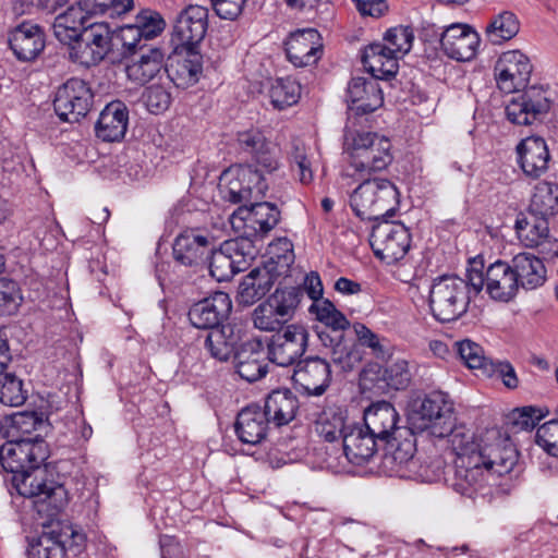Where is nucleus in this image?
<instances>
[{
  "instance_id": "nucleus-1",
  "label": "nucleus",
  "mask_w": 558,
  "mask_h": 558,
  "mask_svg": "<svg viewBox=\"0 0 558 558\" xmlns=\"http://www.w3.org/2000/svg\"><path fill=\"white\" fill-rule=\"evenodd\" d=\"M49 449L41 460L31 457L0 458V470L11 473V485L17 494L33 499V508L40 518L54 519L68 505L69 494L63 484L53 480L46 460Z\"/></svg>"
},
{
  "instance_id": "nucleus-2",
  "label": "nucleus",
  "mask_w": 558,
  "mask_h": 558,
  "mask_svg": "<svg viewBox=\"0 0 558 558\" xmlns=\"http://www.w3.org/2000/svg\"><path fill=\"white\" fill-rule=\"evenodd\" d=\"M50 424L43 412L22 411L5 415L0 421V435L7 442L0 447V458L31 457L33 460H41L49 449L40 434L29 437L34 432L47 433Z\"/></svg>"
},
{
  "instance_id": "nucleus-3",
  "label": "nucleus",
  "mask_w": 558,
  "mask_h": 558,
  "mask_svg": "<svg viewBox=\"0 0 558 558\" xmlns=\"http://www.w3.org/2000/svg\"><path fill=\"white\" fill-rule=\"evenodd\" d=\"M391 142L375 132L345 130L343 149L355 171L371 174L385 170L393 160Z\"/></svg>"
},
{
  "instance_id": "nucleus-4",
  "label": "nucleus",
  "mask_w": 558,
  "mask_h": 558,
  "mask_svg": "<svg viewBox=\"0 0 558 558\" xmlns=\"http://www.w3.org/2000/svg\"><path fill=\"white\" fill-rule=\"evenodd\" d=\"M400 193L388 179H365L350 195V207L362 220H379L395 215Z\"/></svg>"
},
{
  "instance_id": "nucleus-5",
  "label": "nucleus",
  "mask_w": 558,
  "mask_h": 558,
  "mask_svg": "<svg viewBox=\"0 0 558 558\" xmlns=\"http://www.w3.org/2000/svg\"><path fill=\"white\" fill-rule=\"evenodd\" d=\"M456 421L453 404L441 391H432L423 399L412 402L408 413L411 432L423 433L444 438L452 430Z\"/></svg>"
},
{
  "instance_id": "nucleus-6",
  "label": "nucleus",
  "mask_w": 558,
  "mask_h": 558,
  "mask_svg": "<svg viewBox=\"0 0 558 558\" xmlns=\"http://www.w3.org/2000/svg\"><path fill=\"white\" fill-rule=\"evenodd\" d=\"M471 300L468 284L457 275L439 276L430 284L428 305L437 322L450 323L459 319L468 312Z\"/></svg>"
},
{
  "instance_id": "nucleus-7",
  "label": "nucleus",
  "mask_w": 558,
  "mask_h": 558,
  "mask_svg": "<svg viewBox=\"0 0 558 558\" xmlns=\"http://www.w3.org/2000/svg\"><path fill=\"white\" fill-rule=\"evenodd\" d=\"M68 47L71 61L85 68L98 65L106 57L112 59V29L108 23H93Z\"/></svg>"
},
{
  "instance_id": "nucleus-8",
  "label": "nucleus",
  "mask_w": 558,
  "mask_h": 558,
  "mask_svg": "<svg viewBox=\"0 0 558 558\" xmlns=\"http://www.w3.org/2000/svg\"><path fill=\"white\" fill-rule=\"evenodd\" d=\"M94 104V93L87 82L71 77L58 87L53 109L61 121L78 122L86 117Z\"/></svg>"
},
{
  "instance_id": "nucleus-9",
  "label": "nucleus",
  "mask_w": 558,
  "mask_h": 558,
  "mask_svg": "<svg viewBox=\"0 0 558 558\" xmlns=\"http://www.w3.org/2000/svg\"><path fill=\"white\" fill-rule=\"evenodd\" d=\"M410 244L411 233L402 223H392L385 219L372 228L369 234L372 251L387 265L401 260L408 253Z\"/></svg>"
},
{
  "instance_id": "nucleus-10",
  "label": "nucleus",
  "mask_w": 558,
  "mask_h": 558,
  "mask_svg": "<svg viewBox=\"0 0 558 558\" xmlns=\"http://www.w3.org/2000/svg\"><path fill=\"white\" fill-rule=\"evenodd\" d=\"M219 189L225 201L240 204L248 202L254 192L263 195L267 184L259 169L244 165L225 170L220 175Z\"/></svg>"
},
{
  "instance_id": "nucleus-11",
  "label": "nucleus",
  "mask_w": 558,
  "mask_h": 558,
  "mask_svg": "<svg viewBox=\"0 0 558 558\" xmlns=\"http://www.w3.org/2000/svg\"><path fill=\"white\" fill-rule=\"evenodd\" d=\"M308 345V331L302 325L290 324L275 332L267 343L271 363L282 367H294Z\"/></svg>"
},
{
  "instance_id": "nucleus-12",
  "label": "nucleus",
  "mask_w": 558,
  "mask_h": 558,
  "mask_svg": "<svg viewBox=\"0 0 558 558\" xmlns=\"http://www.w3.org/2000/svg\"><path fill=\"white\" fill-rule=\"evenodd\" d=\"M215 239L206 230L186 228L172 244L173 258L180 265L203 269L213 253Z\"/></svg>"
},
{
  "instance_id": "nucleus-13",
  "label": "nucleus",
  "mask_w": 558,
  "mask_h": 558,
  "mask_svg": "<svg viewBox=\"0 0 558 558\" xmlns=\"http://www.w3.org/2000/svg\"><path fill=\"white\" fill-rule=\"evenodd\" d=\"M521 89L522 94L512 98L506 106V116L513 124L530 125L548 113L551 102L543 86L526 85Z\"/></svg>"
},
{
  "instance_id": "nucleus-14",
  "label": "nucleus",
  "mask_w": 558,
  "mask_h": 558,
  "mask_svg": "<svg viewBox=\"0 0 558 558\" xmlns=\"http://www.w3.org/2000/svg\"><path fill=\"white\" fill-rule=\"evenodd\" d=\"M533 66L527 56L519 50H509L498 58L495 64V78L499 89L510 94L524 88Z\"/></svg>"
},
{
  "instance_id": "nucleus-15",
  "label": "nucleus",
  "mask_w": 558,
  "mask_h": 558,
  "mask_svg": "<svg viewBox=\"0 0 558 558\" xmlns=\"http://www.w3.org/2000/svg\"><path fill=\"white\" fill-rule=\"evenodd\" d=\"M364 426L383 444L391 442V438L411 435L410 426H400V416L388 401H378L364 412Z\"/></svg>"
},
{
  "instance_id": "nucleus-16",
  "label": "nucleus",
  "mask_w": 558,
  "mask_h": 558,
  "mask_svg": "<svg viewBox=\"0 0 558 558\" xmlns=\"http://www.w3.org/2000/svg\"><path fill=\"white\" fill-rule=\"evenodd\" d=\"M415 434L416 432H411L410 436L391 438V442L383 444L385 448L390 447V451L385 453L384 464L400 476H407L408 471L422 481H432L433 477L428 474L427 468L418 465V459L414 457L416 451Z\"/></svg>"
},
{
  "instance_id": "nucleus-17",
  "label": "nucleus",
  "mask_w": 558,
  "mask_h": 558,
  "mask_svg": "<svg viewBox=\"0 0 558 558\" xmlns=\"http://www.w3.org/2000/svg\"><path fill=\"white\" fill-rule=\"evenodd\" d=\"M291 379L298 391L307 396H322L331 381L330 365L318 356L306 357L292 368Z\"/></svg>"
},
{
  "instance_id": "nucleus-18",
  "label": "nucleus",
  "mask_w": 558,
  "mask_h": 558,
  "mask_svg": "<svg viewBox=\"0 0 558 558\" xmlns=\"http://www.w3.org/2000/svg\"><path fill=\"white\" fill-rule=\"evenodd\" d=\"M232 311V302L228 293L216 291L195 302L189 310L191 324L198 329L219 328L228 319Z\"/></svg>"
},
{
  "instance_id": "nucleus-19",
  "label": "nucleus",
  "mask_w": 558,
  "mask_h": 558,
  "mask_svg": "<svg viewBox=\"0 0 558 558\" xmlns=\"http://www.w3.org/2000/svg\"><path fill=\"white\" fill-rule=\"evenodd\" d=\"M208 28V9L206 7L190 4L183 9L173 27V37L178 40L179 48L198 50V45L204 39Z\"/></svg>"
},
{
  "instance_id": "nucleus-20",
  "label": "nucleus",
  "mask_w": 558,
  "mask_h": 558,
  "mask_svg": "<svg viewBox=\"0 0 558 558\" xmlns=\"http://www.w3.org/2000/svg\"><path fill=\"white\" fill-rule=\"evenodd\" d=\"M496 460L486 458L484 454H471L458 457L454 460V476L452 487L463 496L471 497L476 486L484 478V469L490 470Z\"/></svg>"
},
{
  "instance_id": "nucleus-21",
  "label": "nucleus",
  "mask_w": 558,
  "mask_h": 558,
  "mask_svg": "<svg viewBox=\"0 0 558 558\" xmlns=\"http://www.w3.org/2000/svg\"><path fill=\"white\" fill-rule=\"evenodd\" d=\"M288 60L295 66L317 63L323 52L322 36L315 28H303L291 33L284 43Z\"/></svg>"
},
{
  "instance_id": "nucleus-22",
  "label": "nucleus",
  "mask_w": 558,
  "mask_h": 558,
  "mask_svg": "<svg viewBox=\"0 0 558 558\" xmlns=\"http://www.w3.org/2000/svg\"><path fill=\"white\" fill-rule=\"evenodd\" d=\"M173 57L167 59L166 73L178 88L195 85L203 72V57L196 49L180 48Z\"/></svg>"
},
{
  "instance_id": "nucleus-23",
  "label": "nucleus",
  "mask_w": 558,
  "mask_h": 558,
  "mask_svg": "<svg viewBox=\"0 0 558 558\" xmlns=\"http://www.w3.org/2000/svg\"><path fill=\"white\" fill-rule=\"evenodd\" d=\"M439 41L447 57L457 61H469L476 54L480 36L466 24H452L442 32Z\"/></svg>"
},
{
  "instance_id": "nucleus-24",
  "label": "nucleus",
  "mask_w": 558,
  "mask_h": 558,
  "mask_svg": "<svg viewBox=\"0 0 558 558\" xmlns=\"http://www.w3.org/2000/svg\"><path fill=\"white\" fill-rule=\"evenodd\" d=\"M233 217L243 222L245 229H250L248 235L264 236L268 234L280 221V210L276 204L258 202L250 207L240 206Z\"/></svg>"
},
{
  "instance_id": "nucleus-25",
  "label": "nucleus",
  "mask_w": 558,
  "mask_h": 558,
  "mask_svg": "<svg viewBox=\"0 0 558 558\" xmlns=\"http://www.w3.org/2000/svg\"><path fill=\"white\" fill-rule=\"evenodd\" d=\"M349 110L357 116L368 114L384 104L383 90L376 80L353 77L348 85Z\"/></svg>"
},
{
  "instance_id": "nucleus-26",
  "label": "nucleus",
  "mask_w": 558,
  "mask_h": 558,
  "mask_svg": "<svg viewBox=\"0 0 558 558\" xmlns=\"http://www.w3.org/2000/svg\"><path fill=\"white\" fill-rule=\"evenodd\" d=\"M270 420L264 408L256 403L242 409L234 423L239 440L247 445H258L267 437Z\"/></svg>"
},
{
  "instance_id": "nucleus-27",
  "label": "nucleus",
  "mask_w": 558,
  "mask_h": 558,
  "mask_svg": "<svg viewBox=\"0 0 558 558\" xmlns=\"http://www.w3.org/2000/svg\"><path fill=\"white\" fill-rule=\"evenodd\" d=\"M9 46L20 61H33L45 48V33L38 24L23 22L10 32Z\"/></svg>"
},
{
  "instance_id": "nucleus-28",
  "label": "nucleus",
  "mask_w": 558,
  "mask_h": 558,
  "mask_svg": "<svg viewBox=\"0 0 558 558\" xmlns=\"http://www.w3.org/2000/svg\"><path fill=\"white\" fill-rule=\"evenodd\" d=\"M342 445L348 461L355 465H363L375 456L383 442L365 426L352 425L343 435Z\"/></svg>"
},
{
  "instance_id": "nucleus-29",
  "label": "nucleus",
  "mask_w": 558,
  "mask_h": 558,
  "mask_svg": "<svg viewBox=\"0 0 558 558\" xmlns=\"http://www.w3.org/2000/svg\"><path fill=\"white\" fill-rule=\"evenodd\" d=\"M167 49L160 46L148 45L142 49L138 59L126 64L128 77L136 84L144 85L156 77L161 70L166 71Z\"/></svg>"
},
{
  "instance_id": "nucleus-30",
  "label": "nucleus",
  "mask_w": 558,
  "mask_h": 558,
  "mask_svg": "<svg viewBox=\"0 0 558 558\" xmlns=\"http://www.w3.org/2000/svg\"><path fill=\"white\" fill-rule=\"evenodd\" d=\"M129 110L124 102H109L100 112L95 124V134L102 142H120L128 130Z\"/></svg>"
},
{
  "instance_id": "nucleus-31",
  "label": "nucleus",
  "mask_w": 558,
  "mask_h": 558,
  "mask_svg": "<svg viewBox=\"0 0 558 558\" xmlns=\"http://www.w3.org/2000/svg\"><path fill=\"white\" fill-rule=\"evenodd\" d=\"M519 289L508 262L498 259L486 268V292L490 299L508 303L514 299Z\"/></svg>"
},
{
  "instance_id": "nucleus-32",
  "label": "nucleus",
  "mask_w": 558,
  "mask_h": 558,
  "mask_svg": "<svg viewBox=\"0 0 558 558\" xmlns=\"http://www.w3.org/2000/svg\"><path fill=\"white\" fill-rule=\"evenodd\" d=\"M234 367L239 376L254 383L265 377L268 364L263 359V343L259 340H250L242 343L234 353Z\"/></svg>"
},
{
  "instance_id": "nucleus-33",
  "label": "nucleus",
  "mask_w": 558,
  "mask_h": 558,
  "mask_svg": "<svg viewBox=\"0 0 558 558\" xmlns=\"http://www.w3.org/2000/svg\"><path fill=\"white\" fill-rule=\"evenodd\" d=\"M280 277L265 265L252 269L239 286V303L244 306L253 305L270 291Z\"/></svg>"
},
{
  "instance_id": "nucleus-34",
  "label": "nucleus",
  "mask_w": 558,
  "mask_h": 558,
  "mask_svg": "<svg viewBox=\"0 0 558 558\" xmlns=\"http://www.w3.org/2000/svg\"><path fill=\"white\" fill-rule=\"evenodd\" d=\"M517 153L525 175L537 179L548 169L550 156L544 138L526 137L517 146Z\"/></svg>"
},
{
  "instance_id": "nucleus-35",
  "label": "nucleus",
  "mask_w": 558,
  "mask_h": 558,
  "mask_svg": "<svg viewBox=\"0 0 558 558\" xmlns=\"http://www.w3.org/2000/svg\"><path fill=\"white\" fill-rule=\"evenodd\" d=\"M361 379L371 383L383 380L389 388L404 390L412 381V372L408 361L398 360L386 367H381L378 364H369L361 372Z\"/></svg>"
},
{
  "instance_id": "nucleus-36",
  "label": "nucleus",
  "mask_w": 558,
  "mask_h": 558,
  "mask_svg": "<svg viewBox=\"0 0 558 558\" xmlns=\"http://www.w3.org/2000/svg\"><path fill=\"white\" fill-rule=\"evenodd\" d=\"M517 277L519 288L534 290L546 281V267L542 258L531 253H520L509 263Z\"/></svg>"
},
{
  "instance_id": "nucleus-37",
  "label": "nucleus",
  "mask_w": 558,
  "mask_h": 558,
  "mask_svg": "<svg viewBox=\"0 0 558 558\" xmlns=\"http://www.w3.org/2000/svg\"><path fill=\"white\" fill-rule=\"evenodd\" d=\"M383 44H371L362 54L365 70L372 74V80H390L398 72V57L389 53Z\"/></svg>"
},
{
  "instance_id": "nucleus-38",
  "label": "nucleus",
  "mask_w": 558,
  "mask_h": 558,
  "mask_svg": "<svg viewBox=\"0 0 558 558\" xmlns=\"http://www.w3.org/2000/svg\"><path fill=\"white\" fill-rule=\"evenodd\" d=\"M514 229L518 239L525 247H537L550 241L549 219L520 213L517 217Z\"/></svg>"
},
{
  "instance_id": "nucleus-39",
  "label": "nucleus",
  "mask_w": 558,
  "mask_h": 558,
  "mask_svg": "<svg viewBox=\"0 0 558 558\" xmlns=\"http://www.w3.org/2000/svg\"><path fill=\"white\" fill-rule=\"evenodd\" d=\"M299 401L289 389L272 390L265 399L264 410L276 426L289 424L296 415Z\"/></svg>"
},
{
  "instance_id": "nucleus-40",
  "label": "nucleus",
  "mask_w": 558,
  "mask_h": 558,
  "mask_svg": "<svg viewBox=\"0 0 558 558\" xmlns=\"http://www.w3.org/2000/svg\"><path fill=\"white\" fill-rule=\"evenodd\" d=\"M87 12L81 7L71 5L54 17L52 29L56 38L69 46L86 26Z\"/></svg>"
},
{
  "instance_id": "nucleus-41",
  "label": "nucleus",
  "mask_w": 558,
  "mask_h": 558,
  "mask_svg": "<svg viewBox=\"0 0 558 558\" xmlns=\"http://www.w3.org/2000/svg\"><path fill=\"white\" fill-rule=\"evenodd\" d=\"M134 24H128L112 31V62L133 58L147 47Z\"/></svg>"
},
{
  "instance_id": "nucleus-42",
  "label": "nucleus",
  "mask_w": 558,
  "mask_h": 558,
  "mask_svg": "<svg viewBox=\"0 0 558 558\" xmlns=\"http://www.w3.org/2000/svg\"><path fill=\"white\" fill-rule=\"evenodd\" d=\"M527 211L547 219L554 218L558 214V184L538 182L534 187Z\"/></svg>"
},
{
  "instance_id": "nucleus-43",
  "label": "nucleus",
  "mask_w": 558,
  "mask_h": 558,
  "mask_svg": "<svg viewBox=\"0 0 558 558\" xmlns=\"http://www.w3.org/2000/svg\"><path fill=\"white\" fill-rule=\"evenodd\" d=\"M347 416L339 408L323 410L315 420V432L328 442H333L349 432Z\"/></svg>"
},
{
  "instance_id": "nucleus-44",
  "label": "nucleus",
  "mask_w": 558,
  "mask_h": 558,
  "mask_svg": "<svg viewBox=\"0 0 558 558\" xmlns=\"http://www.w3.org/2000/svg\"><path fill=\"white\" fill-rule=\"evenodd\" d=\"M267 254L269 257L263 265L281 277H288L295 259L293 243L286 236L278 238L268 245Z\"/></svg>"
},
{
  "instance_id": "nucleus-45",
  "label": "nucleus",
  "mask_w": 558,
  "mask_h": 558,
  "mask_svg": "<svg viewBox=\"0 0 558 558\" xmlns=\"http://www.w3.org/2000/svg\"><path fill=\"white\" fill-rule=\"evenodd\" d=\"M204 345L211 357L220 362L228 361L236 352L232 327L221 326L211 329L206 336Z\"/></svg>"
},
{
  "instance_id": "nucleus-46",
  "label": "nucleus",
  "mask_w": 558,
  "mask_h": 558,
  "mask_svg": "<svg viewBox=\"0 0 558 558\" xmlns=\"http://www.w3.org/2000/svg\"><path fill=\"white\" fill-rule=\"evenodd\" d=\"M302 299V287H281L280 284L267 298L275 307L277 315L287 322L293 317Z\"/></svg>"
},
{
  "instance_id": "nucleus-47",
  "label": "nucleus",
  "mask_w": 558,
  "mask_h": 558,
  "mask_svg": "<svg viewBox=\"0 0 558 558\" xmlns=\"http://www.w3.org/2000/svg\"><path fill=\"white\" fill-rule=\"evenodd\" d=\"M269 97L274 108L283 110L298 104L301 97V85L291 77L277 78L271 83Z\"/></svg>"
},
{
  "instance_id": "nucleus-48",
  "label": "nucleus",
  "mask_w": 558,
  "mask_h": 558,
  "mask_svg": "<svg viewBox=\"0 0 558 558\" xmlns=\"http://www.w3.org/2000/svg\"><path fill=\"white\" fill-rule=\"evenodd\" d=\"M27 399L23 380L14 373L0 371V403L7 407H20Z\"/></svg>"
},
{
  "instance_id": "nucleus-49",
  "label": "nucleus",
  "mask_w": 558,
  "mask_h": 558,
  "mask_svg": "<svg viewBox=\"0 0 558 558\" xmlns=\"http://www.w3.org/2000/svg\"><path fill=\"white\" fill-rule=\"evenodd\" d=\"M454 345L458 355L469 368L477 369L483 375H485L486 372H493L492 367L494 361L485 356L484 350L478 343L470 339H463L456 342Z\"/></svg>"
},
{
  "instance_id": "nucleus-50",
  "label": "nucleus",
  "mask_w": 558,
  "mask_h": 558,
  "mask_svg": "<svg viewBox=\"0 0 558 558\" xmlns=\"http://www.w3.org/2000/svg\"><path fill=\"white\" fill-rule=\"evenodd\" d=\"M520 29V23L512 12L505 11L497 15L486 27L493 44H501L513 38Z\"/></svg>"
},
{
  "instance_id": "nucleus-51",
  "label": "nucleus",
  "mask_w": 558,
  "mask_h": 558,
  "mask_svg": "<svg viewBox=\"0 0 558 558\" xmlns=\"http://www.w3.org/2000/svg\"><path fill=\"white\" fill-rule=\"evenodd\" d=\"M225 251L228 253L234 275L250 267L254 253V246L250 240L233 239L225 241Z\"/></svg>"
},
{
  "instance_id": "nucleus-52",
  "label": "nucleus",
  "mask_w": 558,
  "mask_h": 558,
  "mask_svg": "<svg viewBox=\"0 0 558 558\" xmlns=\"http://www.w3.org/2000/svg\"><path fill=\"white\" fill-rule=\"evenodd\" d=\"M331 361L342 372L353 371L362 361V353L354 339L338 344L331 350Z\"/></svg>"
},
{
  "instance_id": "nucleus-53",
  "label": "nucleus",
  "mask_w": 558,
  "mask_h": 558,
  "mask_svg": "<svg viewBox=\"0 0 558 558\" xmlns=\"http://www.w3.org/2000/svg\"><path fill=\"white\" fill-rule=\"evenodd\" d=\"M254 327L264 331H276L287 325V320L278 316L272 304L266 299L252 313Z\"/></svg>"
},
{
  "instance_id": "nucleus-54",
  "label": "nucleus",
  "mask_w": 558,
  "mask_h": 558,
  "mask_svg": "<svg viewBox=\"0 0 558 558\" xmlns=\"http://www.w3.org/2000/svg\"><path fill=\"white\" fill-rule=\"evenodd\" d=\"M289 158L292 170L298 173L300 182L302 184L311 183L313 180L312 163L307 157L305 144L301 140H292Z\"/></svg>"
},
{
  "instance_id": "nucleus-55",
  "label": "nucleus",
  "mask_w": 558,
  "mask_h": 558,
  "mask_svg": "<svg viewBox=\"0 0 558 558\" xmlns=\"http://www.w3.org/2000/svg\"><path fill=\"white\" fill-rule=\"evenodd\" d=\"M384 40L388 44L386 48L389 49V53L405 54L408 53L413 45L414 32L411 26L398 25L389 28L384 36Z\"/></svg>"
},
{
  "instance_id": "nucleus-56",
  "label": "nucleus",
  "mask_w": 558,
  "mask_h": 558,
  "mask_svg": "<svg viewBox=\"0 0 558 558\" xmlns=\"http://www.w3.org/2000/svg\"><path fill=\"white\" fill-rule=\"evenodd\" d=\"M209 270V274L218 282L229 281L234 276V270L231 266L228 253L225 251V242L219 248L214 245L210 258H208L207 265L204 266Z\"/></svg>"
},
{
  "instance_id": "nucleus-57",
  "label": "nucleus",
  "mask_w": 558,
  "mask_h": 558,
  "mask_svg": "<svg viewBox=\"0 0 558 558\" xmlns=\"http://www.w3.org/2000/svg\"><path fill=\"white\" fill-rule=\"evenodd\" d=\"M28 558H66L64 545L57 538L44 535L27 549Z\"/></svg>"
},
{
  "instance_id": "nucleus-58",
  "label": "nucleus",
  "mask_w": 558,
  "mask_h": 558,
  "mask_svg": "<svg viewBox=\"0 0 558 558\" xmlns=\"http://www.w3.org/2000/svg\"><path fill=\"white\" fill-rule=\"evenodd\" d=\"M69 0H13L11 9L14 15L33 14L44 12L53 14L60 8L68 4Z\"/></svg>"
},
{
  "instance_id": "nucleus-59",
  "label": "nucleus",
  "mask_w": 558,
  "mask_h": 558,
  "mask_svg": "<svg viewBox=\"0 0 558 558\" xmlns=\"http://www.w3.org/2000/svg\"><path fill=\"white\" fill-rule=\"evenodd\" d=\"M134 26L141 33L144 43L156 38L163 31L166 23L161 15L153 11H143L136 16Z\"/></svg>"
},
{
  "instance_id": "nucleus-60",
  "label": "nucleus",
  "mask_w": 558,
  "mask_h": 558,
  "mask_svg": "<svg viewBox=\"0 0 558 558\" xmlns=\"http://www.w3.org/2000/svg\"><path fill=\"white\" fill-rule=\"evenodd\" d=\"M147 110L154 114L166 111L171 105V94L161 85H151L143 94Z\"/></svg>"
},
{
  "instance_id": "nucleus-61",
  "label": "nucleus",
  "mask_w": 558,
  "mask_h": 558,
  "mask_svg": "<svg viewBox=\"0 0 558 558\" xmlns=\"http://www.w3.org/2000/svg\"><path fill=\"white\" fill-rule=\"evenodd\" d=\"M446 437H450L452 449L456 451L457 458L471 454H484L478 445L473 441V435L464 433L461 428L456 427V421L453 422L452 430L448 433Z\"/></svg>"
},
{
  "instance_id": "nucleus-62",
  "label": "nucleus",
  "mask_w": 558,
  "mask_h": 558,
  "mask_svg": "<svg viewBox=\"0 0 558 558\" xmlns=\"http://www.w3.org/2000/svg\"><path fill=\"white\" fill-rule=\"evenodd\" d=\"M536 444L548 454L558 457V421L550 420L537 428Z\"/></svg>"
},
{
  "instance_id": "nucleus-63",
  "label": "nucleus",
  "mask_w": 558,
  "mask_h": 558,
  "mask_svg": "<svg viewBox=\"0 0 558 558\" xmlns=\"http://www.w3.org/2000/svg\"><path fill=\"white\" fill-rule=\"evenodd\" d=\"M545 416L542 409L527 405L512 412V423L522 430H532Z\"/></svg>"
},
{
  "instance_id": "nucleus-64",
  "label": "nucleus",
  "mask_w": 558,
  "mask_h": 558,
  "mask_svg": "<svg viewBox=\"0 0 558 558\" xmlns=\"http://www.w3.org/2000/svg\"><path fill=\"white\" fill-rule=\"evenodd\" d=\"M239 147L253 157L257 151L268 145L267 138L258 130L239 132L236 137Z\"/></svg>"
}]
</instances>
